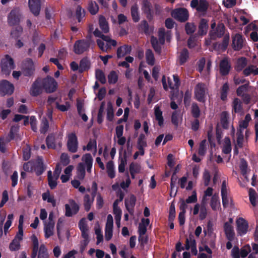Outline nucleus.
<instances>
[{
  "mask_svg": "<svg viewBox=\"0 0 258 258\" xmlns=\"http://www.w3.org/2000/svg\"><path fill=\"white\" fill-rule=\"evenodd\" d=\"M229 39H230V36L228 32L227 33H226L225 35L224 36L223 39L222 40V41L220 45V46L221 48L223 50H225L228 46L229 42Z\"/></svg>",
  "mask_w": 258,
  "mask_h": 258,
  "instance_id": "obj_55",
  "label": "nucleus"
},
{
  "mask_svg": "<svg viewBox=\"0 0 258 258\" xmlns=\"http://www.w3.org/2000/svg\"><path fill=\"white\" fill-rule=\"evenodd\" d=\"M96 43L99 48L103 52H107L108 50L111 49L112 46H116L117 45V42L114 39H111V41L106 42L105 45L104 42L101 39H97L96 40Z\"/></svg>",
  "mask_w": 258,
  "mask_h": 258,
  "instance_id": "obj_18",
  "label": "nucleus"
},
{
  "mask_svg": "<svg viewBox=\"0 0 258 258\" xmlns=\"http://www.w3.org/2000/svg\"><path fill=\"white\" fill-rule=\"evenodd\" d=\"M219 205H220L219 198L218 195L215 194L212 197L210 206L213 210H216Z\"/></svg>",
  "mask_w": 258,
  "mask_h": 258,
  "instance_id": "obj_50",
  "label": "nucleus"
},
{
  "mask_svg": "<svg viewBox=\"0 0 258 258\" xmlns=\"http://www.w3.org/2000/svg\"><path fill=\"white\" fill-rule=\"evenodd\" d=\"M20 241H21L14 238L10 244V249L11 251L18 250L20 248Z\"/></svg>",
  "mask_w": 258,
  "mask_h": 258,
  "instance_id": "obj_57",
  "label": "nucleus"
},
{
  "mask_svg": "<svg viewBox=\"0 0 258 258\" xmlns=\"http://www.w3.org/2000/svg\"><path fill=\"white\" fill-rule=\"evenodd\" d=\"M248 194L250 202L253 207H255L256 205L257 195L255 190L252 188L249 189Z\"/></svg>",
  "mask_w": 258,
  "mask_h": 258,
  "instance_id": "obj_45",
  "label": "nucleus"
},
{
  "mask_svg": "<svg viewBox=\"0 0 258 258\" xmlns=\"http://www.w3.org/2000/svg\"><path fill=\"white\" fill-rule=\"evenodd\" d=\"M21 69L22 75L25 77L33 76L35 71V67L33 60L30 58H26L23 60Z\"/></svg>",
  "mask_w": 258,
  "mask_h": 258,
  "instance_id": "obj_1",
  "label": "nucleus"
},
{
  "mask_svg": "<svg viewBox=\"0 0 258 258\" xmlns=\"http://www.w3.org/2000/svg\"><path fill=\"white\" fill-rule=\"evenodd\" d=\"M90 67V62L87 57H83L80 62L79 72L82 73L88 71Z\"/></svg>",
  "mask_w": 258,
  "mask_h": 258,
  "instance_id": "obj_29",
  "label": "nucleus"
},
{
  "mask_svg": "<svg viewBox=\"0 0 258 258\" xmlns=\"http://www.w3.org/2000/svg\"><path fill=\"white\" fill-rule=\"evenodd\" d=\"M151 43L155 51L158 54H160L161 53L162 48L157 38L152 36L151 38Z\"/></svg>",
  "mask_w": 258,
  "mask_h": 258,
  "instance_id": "obj_38",
  "label": "nucleus"
},
{
  "mask_svg": "<svg viewBox=\"0 0 258 258\" xmlns=\"http://www.w3.org/2000/svg\"><path fill=\"white\" fill-rule=\"evenodd\" d=\"M138 7L137 5H134L131 7V16L134 22L137 23L139 21L140 17L138 12Z\"/></svg>",
  "mask_w": 258,
  "mask_h": 258,
  "instance_id": "obj_43",
  "label": "nucleus"
},
{
  "mask_svg": "<svg viewBox=\"0 0 258 258\" xmlns=\"http://www.w3.org/2000/svg\"><path fill=\"white\" fill-rule=\"evenodd\" d=\"M69 204L65 205V215L69 217L77 214L80 209L79 205L76 203L75 200H70Z\"/></svg>",
  "mask_w": 258,
  "mask_h": 258,
  "instance_id": "obj_12",
  "label": "nucleus"
},
{
  "mask_svg": "<svg viewBox=\"0 0 258 258\" xmlns=\"http://www.w3.org/2000/svg\"><path fill=\"white\" fill-rule=\"evenodd\" d=\"M19 132V128L15 126H12L10 132L8 135L10 139L15 140L16 141H19L21 140L19 135L18 134Z\"/></svg>",
  "mask_w": 258,
  "mask_h": 258,
  "instance_id": "obj_33",
  "label": "nucleus"
},
{
  "mask_svg": "<svg viewBox=\"0 0 258 258\" xmlns=\"http://www.w3.org/2000/svg\"><path fill=\"white\" fill-rule=\"evenodd\" d=\"M38 249L37 258H48L47 249L44 244H41Z\"/></svg>",
  "mask_w": 258,
  "mask_h": 258,
  "instance_id": "obj_47",
  "label": "nucleus"
},
{
  "mask_svg": "<svg viewBox=\"0 0 258 258\" xmlns=\"http://www.w3.org/2000/svg\"><path fill=\"white\" fill-rule=\"evenodd\" d=\"M249 84V81H247V83L239 86L236 91L237 96L240 97L243 102L246 105L250 103L251 99V95L247 93Z\"/></svg>",
  "mask_w": 258,
  "mask_h": 258,
  "instance_id": "obj_6",
  "label": "nucleus"
},
{
  "mask_svg": "<svg viewBox=\"0 0 258 258\" xmlns=\"http://www.w3.org/2000/svg\"><path fill=\"white\" fill-rule=\"evenodd\" d=\"M190 6L196 10L201 16H205L209 7V2L207 0H192Z\"/></svg>",
  "mask_w": 258,
  "mask_h": 258,
  "instance_id": "obj_2",
  "label": "nucleus"
},
{
  "mask_svg": "<svg viewBox=\"0 0 258 258\" xmlns=\"http://www.w3.org/2000/svg\"><path fill=\"white\" fill-rule=\"evenodd\" d=\"M189 238L190 240L191 252L193 255H196L198 253V251L197 249L196 242L193 235L191 234H189Z\"/></svg>",
  "mask_w": 258,
  "mask_h": 258,
  "instance_id": "obj_58",
  "label": "nucleus"
},
{
  "mask_svg": "<svg viewBox=\"0 0 258 258\" xmlns=\"http://www.w3.org/2000/svg\"><path fill=\"white\" fill-rule=\"evenodd\" d=\"M82 160L85 162L86 166L93 164V159L90 153L85 154L82 158Z\"/></svg>",
  "mask_w": 258,
  "mask_h": 258,
  "instance_id": "obj_60",
  "label": "nucleus"
},
{
  "mask_svg": "<svg viewBox=\"0 0 258 258\" xmlns=\"http://www.w3.org/2000/svg\"><path fill=\"white\" fill-rule=\"evenodd\" d=\"M231 151V144L230 139L229 137H226L224 139L222 152L225 154L230 153Z\"/></svg>",
  "mask_w": 258,
  "mask_h": 258,
  "instance_id": "obj_44",
  "label": "nucleus"
},
{
  "mask_svg": "<svg viewBox=\"0 0 258 258\" xmlns=\"http://www.w3.org/2000/svg\"><path fill=\"white\" fill-rule=\"evenodd\" d=\"M206 85L204 83H198L194 89L195 98L199 102L205 103L208 92Z\"/></svg>",
  "mask_w": 258,
  "mask_h": 258,
  "instance_id": "obj_3",
  "label": "nucleus"
},
{
  "mask_svg": "<svg viewBox=\"0 0 258 258\" xmlns=\"http://www.w3.org/2000/svg\"><path fill=\"white\" fill-rule=\"evenodd\" d=\"M68 138L67 146L68 151L73 153L77 152L79 143L76 134L75 133L69 134L68 136Z\"/></svg>",
  "mask_w": 258,
  "mask_h": 258,
  "instance_id": "obj_10",
  "label": "nucleus"
},
{
  "mask_svg": "<svg viewBox=\"0 0 258 258\" xmlns=\"http://www.w3.org/2000/svg\"><path fill=\"white\" fill-rule=\"evenodd\" d=\"M49 128V122L46 118H43L42 120L40 132L41 134H45Z\"/></svg>",
  "mask_w": 258,
  "mask_h": 258,
  "instance_id": "obj_59",
  "label": "nucleus"
},
{
  "mask_svg": "<svg viewBox=\"0 0 258 258\" xmlns=\"http://www.w3.org/2000/svg\"><path fill=\"white\" fill-rule=\"evenodd\" d=\"M54 225L51 222H48L44 228L45 237L48 238L53 234V229Z\"/></svg>",
  "mask_w": 258,
  "mask_h": 258,
  "instance_id": "obj_37",
  "label": "nucleus"
},
{
  "mask_svg": "<svg viewBox=\"0 0 258 258\" xmlns=\"http://www.w3.org/2000/svg\"><path fill=\"white\" fill-rule=\"evenodd\" d=\"M99 10V7L95 2L91 1L88 5V11L91 14L95 15Z\"/></svg>",
  "mask_w": 258,
  "mask_h": 258,
  "instance_id": "obj_52",
  "label": "nucleus"
},
{
  "mask_svg": "<svg viewBox=\"0 0 258 258\" xmlns=\"http://www.w3.org/2000/svg\"><path fill=\"white\" fill-rule=\"evenodd\" d=\"M107 173L110 178H113L115 176L114 166L112 161H109L106 164Z\"/></svg>",
  "mask_w": 258,
  "mask_h": 258,
  "instance_id": "obj_40",
  "label": "nucleus"
},
{
  "mask_svg": "<svg viewBox=\"0 0 258 258\" xmlns=\"http://www.w3.org/2000/svg\"><path fill=\"white\" fill-rule=\"evenodd\" d=\"M196 30V26L194 23L187 22L185 25V31L187 35H191Z\"/></svg>",
  "mask_w": 258,
  "mask_h": 258,
  "instance_id": "obj_48",
  "label": "nucleus"
},
{
  "mask_svg": "<svg viewBox=\"0 0 258 258\" xmlns=\"http://www.w3.org/2000/svg\"><path fill=\"white\" fill-rule=\"evenodd\" d=\"M99 24L100 29L103 32L107 33L109 32V28L108 22H107L105 18L103 16H100L99 19Z\"/></svg>",
  "mask_w": 258,
  "mask_h": 258,
  "instance_id": "obj_36",
  "label": "nucleus"
},
{
  "mask_svg": "<svg viewBox=\"0 0 258 258\" xmlns=\"http://www.w3.org/2000/svg\"><path fill=\"white\" fill-rule=\"evenodd\" d=\"M90 44L89 40L83 39L77 40L74 44L73 51L76 54H82L89 50Z\"/></svg>",
  "mask_w": 258,
  "mask_h": 258,
  "instance_id": "obj_5",
  "label": "nucleus"
},
{
  "mask_svg": "<svg viewBox=\"0 0 258 258\" xmlns=\"http://www.w3.org/2000/svg\"><path fill=\"white\" fill-rule=\"evenodd\" d=\"M176 212L175 205L172 202L170 205L168 215V221H173L175 218Z\"/></svg>",
  "mask_w": 258,
  "mask_h": 258,
  "instance_id": "obj_56",
  "label": "nucleus"
},
{
  "mask_svg": "<svg viewBox=\"0 0 258 258\" xmlns=\"http://www.w3.org/2000/svg\"><path fill=\"white\" fill-rule=\"evenodd\" d=\"M108 83L110 84H115L118 80V75L115 71H112L108 75Z\"/></svg>",
  "mask_w": 258,
  "mask_h": 258,
  "instance_id": "obj_54",
  "label": "nucleus"
},
{
  "mask_svg": "<svg viewBox=\"0 0 258 258\" xmlns=\"http://www.w3.org/2000/svg\"><path fill=\"white\" fill-rule=\"evenodd\" d=\"M136 197L134 195H131L128 199H125L124 204L128 213L133 215L134 213V207L136 202Z\"/></svg>",
  "mask_w": 258,
  "mask_h": 258,
  "instance_id": "obj_21",
  "label": "nucleus"
},
{
  "mask_svg": "<svg viewBox=\"0 0 258 258\" xmlns=\"http://www.w3.org/2000/svg\"><path fill=\"white\" fill-rule=\"evenodd\" d=\"M31 157V148L29 146L23 148V158L24 161L28 160Z\"/></svg>",
  "mask_w": 258,
  "mask_h": 258,
  "instance_id": "obj_64",
  "label": "nucleus"
},
{
  "mask_svg": "<svg viewBox=\"0 0 258 258\" xmlns=\"http://www.w3.org/2000/svg\"><path fill=\"white\" fill-rule=\"evenodd\" d=\"M247 60L245 57L239 58L236 61L235 66V70L237 72L241 71L247 65Z\"/></svg>",
  "mask_w": 258,
  "mask_h": 258,
  "instance_id": "obj_31",
  "label": "nucleus"
},
{
  "mask_svg": "<svg viewBox=\"0 0 258 258\" xmlns=\"http://www.w3.org/2000/svg\"><path fill=\"white\" fill-rule=\"evenodd\" d=\"M237 232L242 236L245 234L247 231L248 224L247 222L243 218H239L236 220Z\"/></svg>",
  "mask_w": 258,
  "mask_h": 258,
  "instance_id": "obj_16",
  "label": "nucleus"
},
{
  "mask_svg": "<svg viewBox=\"0 0 258 258\" xmlns=\"http://www.w3.org/2000/svg\"><path fill=\"white\" fill-rule=\"evenodd\" d=\"M31 240L32 242V251L31 255V258H36L38 251L39 242L37 236L33 234L31 236Z\"/></svg>",
  "mask_w": 258,
  "mask_h": 258,
  "instance_id": "obj_26",
  "label": "nucleus"
},
{
  "mask_svg": "<svg viewBox=\"0 0 258 258\" xmlns=\"http://www.w3.org/2000/svg\"><path fill=\"white\" fill-rule=\"evenodd\" d=\"M191 113L193 117L198 118L201 115V110L196 102H193L191 107Z\"/></svg>",
  "mask_w": 258,
  "mask_h": 258,
  "instance_id": "obj_39",
  "label": "nucleus"
},
{
  "mask_svg": "<svg viewBox=\"0 0 258 258\" xmlns=\"http://www.w3.org/2000/svg\"><path fill=\"white\" fill-rule=\"evenodd\" d=\"M171 15L173 18L181 23L185 22L189 19L188 11L184 8L174 9L172 11Z\"/></svg>",
  "mask_w": 258,
  "mask_h": 258,
  "instance_id": "obj_7",
  "label": "nucleus"
},
{
  "mask_svg": "<svg viewBox=\"0 0 258 258\" xmlns=\"http://www.w3.org/2000/svg\"><path fill=\"white\" fill-rule=\"evenodd\" d=\"M21 18V14L18 9L12 10L8 17V22L10 26H15L19 24Z\"/></svg>",
  "mask_w": 258,
  "mask_h": 258,
  "instance_id": "obj_11",
  "label": "nucleus"
},
{
  "mask_svg": "<svg viewBox=\"0 0 258 258\" xmlns=\"http://www.w3.org/2000/svg\"><path fill=\"white\" fill-rule=\"evenodd\" d=\"M78 177L80 179H83L85 177L86 171L85 166L83 163H80L77 166Z\"/></svg>",
  "mask_w": 258,
  "mask_h": 258,
  "instance_id": "obj_46",
  "label": "nucleus"
},
{
  "mask_svg": "<svg viewBox=\"0 0 258 258\" xmlns=\"http://www.w3.org/2000/svg\"><path fill=\"white\" fill-rule=\"evenodd\" d=\"M243 38L242 35L239 33H236L232 37V48L235 51H239L243 47Z\"/></svg>",
  "mask_w": 258,
  "mask_h": 258,
  "instance_id": "obj_19",
  "label": "nucleus"
},
{
  "mask_svg": "<svg viewBox=\"0 0 258 258\" xmlns=\"http://www.w3.org/2000/svg\"><path fill=\"white\" fill-rule=\"evenodd\" d=\"M224 232L227 239L229 241H233L235 236V233L232 226L230 223L226 222L224 225Z\"/></svg>",
  "mask_w": 258,
  "mask_h": 258,
  "instance_id": "obj_22",
  "label": "nucleus"
},
{
  "mask_svg": "<svg viewBox=\"0 0 258 258\" xmlns=\"http://www.w3.org/2000/svg\"><path fill=\"white\" fill-rule=\"evenodd\" d=\"M132 51V46L127 44H124L119 47L116 51L117 57L118 58L122 57L125 55L130 54Z\"/></svg>",
  "mask_w": 258,
  "mask_h": 258,
  "instance_id": "obj_23",
  "label": "nucleus"
},
{
  "mask_svg": "<svg viewBox=\"0 0 258 258\" xmlns=\"http://www.w3.org/2000/svg\"><path fill=\"white\" fill-rule=\"evenodd\" d=\"M125 61L120 62L119 66L129 69L130 64L128 63H132L134 61V58L132 56H128L125 58Z\"/></svg>",
  "mask_w": 258,
  "mask_h": 258,
  "instance_id": "obj_62",
  "label": "nucleus"
},
{
  "mask_svg": "<svg viewBox=\"0 0 258 258\" xmlns=\"http://www.w3.org/2000/svg\"><path fill=\"white\" fill-rule=\"evenodd\" d=\"M154 109L155 119L158 121V125L162 127L164 124L163 112L161 110L160 106L158 105L155 106Z\"/></svg>",
  "mask_w": 258,
  "mask_h": 258,
  "instance_id": "obj_25",
  "label": "nucleus"
},
{
  "mask_svg": "<svg viewBox=\"0 0 258 258\" xmlns=\"http://www.w3.org/2000/svg\"><path fill=\"white\" fill-rule=\"evenodd\" d=\"M243 111L242 103L238 98L234 99L232 102V113H238Z\"/></svg>",
  "mask_w": 258,
  "mask_h": 258,
  "instance_id": "obj_28",
  "label": "nucleus"
},
{
  "mask_svg": "<svg viewBox=\"0 0 258 258\" xmlns=\"http://www.w3.org/2000/svg\"><path fill=\"white\" fill-rule=\"evenodd\" d=\"M85 12L80 6H78L76 9V15L79 22L81 21V19L85 16Z\"/></svg>",
  "mask_w": 258,
  "mask_h": 258,
  "instance_id": "obj_61",
  "label": "nucleus"
},
{
  "mask_svg": "<svg viewBox=\"0 0 258 258\" xmlns=\"http://www.w3.org/2000/svg\"><path fill=\"white\" fill-rule=\"evenodd\" d=\"M94 148L95 149V151L97 150V142L95 139L92 140L90 139L88 143L86 146H84L83 147V150L84 151H91L92 148Z\"/></svg>",
  "mask_w": 258,
  "mask_h": 258,
  "instance_id": "obj_53",
  "label": "nucleus"
},
{
  "mask_svg": "<svg viewBox=\"0 0 258 258\" xmlns=\"http://www.w3.org/2000/svg\"><path fill=\"white\" fill-rule=\"evenodd\" d=\"M226 28L223 23H218L214 32L210 31V35L212 39H215L217 38H221L225 35Z\"/></svg>",
  "mask_w": 258,
  "mask_h": 258,
  "instance_id": "obj_14",
  "label": "nucleus"
},
{
  "mask_svg": "<svg viewBox=\"0 0 258 258\" xmlns=\"http://www.w3.org/2000/svg\"><path fill=\"white\" fill-rule=\"evenodd\" d=\"M130 172L139 173L141 170V166L137 163L132 162L129 166Z\"/></svg>",
  "mask_w": 258,
  "mask_h": 258,
  "instance_id": "obj_63",
  "label": "nucleus"
},
{
  "mask_svg": "<svg viewBox=\"0 0 258 258\" xmlns=\"http://www.w3.org/2000/svg\"><path fill=\"white\" fill-rule=\"evenodd\" d=\"M94 201V199L91 198L89 194L85 195L83 198V205L86 211L88 212L90 211Z\"/></svg>",
  "mask_w": 258,
  "mask_h": 258,
  "instance_id": "obj_32",
  "label": "nucleus"
},
{
  "mask_svg": "<svg viewBox=\"0 0 258 258\" xmlns=\"http://www.w3.org/2000/svg\"><path fill=\"white\" fill-rule=\"evenodd\" d=\"M208 21L205 19H202L200 20L199 25V33L200 35H206L208 29Z\"/></svg>",
  "mask_w": 258,
  "mask_h": 258,
  "instance_id": "obj_30",
  "label": "nucleus"
},
{
  "mask_svg": "<svg viewBox=\"0 0 258 258\" xmlns=\"http://www.w3.org/2000/svg\"><path fill=\"white\" fill-rule=\"evenodd\" d=\"M34 170L37 176L41 175L45 171V167L44 165L42 157L38 156L37 157Z\"/></svg>",
  "mask_w": 258,
  "mask_h": 258,
  "instance_id": "obj_24",
  "label": "nucleus"
},
{
  "mask_svg": "<svg viewBox=\"0 0 258 258\" xmlns=\"http://www.w3.org/2000/svg\"><path fill=\"white\" fill-rule=\"evenodd\" d=\"M228 117L229 114L227 111H223L221 113V123L223 128L227 129L228 128Z\"/></svg>",
  "mask_w": 258,
  "mask_h": 258,
  "instance_id": "obj_42",
  "label": "nucleus"
},
{
  "mask_svg": "<svg viewBox=\"0 0 258 258\" xmlns=\"http://www.w3.org/2000/svg\"><path fill=\"white\" fill-rule=\"evenodd\" d=\"M14 85L7 80L0 81V96L11 95L14 91Z\"/></svg>",
  "mask_w": 258,
  "mask_h": 258,
  "instance_id": "obj_9",
  "label": "nucleus"
},
{
  "mask_svg": "<svg viewBox=\"0 0 258 258\" xmlns=\"http://www.w3.org/2000/svg\"><path fill=\"white\" fill-rule=\"evenodd\" d=\"M189 58V52L186 48H183L178 56L179 63L180 65H183Z\"/></svg>",
  "mask_w": 258,
  "mask_h": 258,
  "instance_id": "obj_34",
  "label": "nucleus"
},
{
  "mask_svg": "<svg viewBox=\"0 0 258 258\" xmlns=\"http://www.w3.org/2000/svg\"><path fill=\"white\" fill-rule=\"evenodd\" d=\"M230 90L229 85L228 82L223 84L220 89V99L223 101L227 100V96Z\"/></svg>",
  "mask_w": 258,
  "mask_h": 258,
  "instance_id": "obj_27",
  "label": "nucleus"
},
{
  "mask_svg": "<svg viewBox=\"0 0 258 258\" xmlns=\"http://www.w3.org/2000/svg\"><path fill=\"white\" fill-rule=\"evenodd\" d=\"M146 59L147 63L150 66H153L155 63V57L152 50L148 49L146 51Z\"/></svg>",
  "mask_w": 258,
  "mask_h": 258,
  "instance_id": "obj_41",
  "label": "nucleus"
},
{
  "mask_svg": "<svg viewBox=\"0 0 258 258\" xmlns=\"http://www.w3.org/2000/svg\"><path fill=\"white\" fill-rule=\"evenodd\" d=\"M46 144L48 148H55V138L53 135H48L46 139Z\"/></svg>",
  "mask_w": 258,
  "mask_h": 258,
  "instance_id": "obj_51",
  "label": "nucleus"
},
{
  "mask_svg": "<svg viewBox=\"0 0 258 258\" xmlns=\"http://www.w3.org/2000/svg\"><path fill=\"white\" fill-rule=\"evenodd\" d=\"M139 30L143 31L146 35H149L153 32V29L150 28L146 20L141 21L139 26Z\"/></svg>",
  "mask_w": 258,
  "mask_h": 258,
  "instance_id": "obj_35",
  "label": "nucleus"
},
{
  "mask_svg": "<svg viewBox=\"0 0 258 258\" xmlns=\"http://www.w3.org/2000/svg\"><path fill=\"white\" fill-rule=\"evenodd\" d=\"M1 67L2 73L6 76H9L12 70L15 68L13 59L8 54L6 55L5 58L2 59Z\"/></svg>",
  "mask_w": 258,
  "mask_h": 258,
  "instance_id": "obj_4",
  "label": "nucleus"
},
{
  "mask_svg": "<svg viewBox=\"0 0 258 258\" xmlns=\"http://www.w3.org/2000/svg\"><path fill=\"white\" fill-rule=\"evenodd\" d=\"M95 77L96 79L100 81L101 84H104L106 83V78L104 72L102 70L100 69L96 70L95 72Z\"/></svg>",
  "mask_w": 258,
  "mask_h": 258,
  "instance_id": "obj_49",
  "label": "nucleus"
},
{
  "mask_svg": "<svg viewBox=\"0 0 258 258\" xmlns=\"http://www.w3.org/2000/svg\"><path fill=\"white\" fill-rule=\"evenodd\" d=\"M231 65L227 58H224L219 63V72L222 76H226L229 74Z\"/></svg>",
  "mask_w": 258,
  "mask_h": 258,
  "instance_id": "obj_15",
  "label": "nucleus"
},
{
  "mask_svg": "<svg viewBox=\"0 0 258 258\" xmlns=\"http://www.w3.org/2000/svg\"><path fill=\"white\" fill-rule=\"evenodd\" d=\"M42 84L40 79H36L30 88V94L32 96L36 97L39 95L42 91Z\"/></svg>",
  "mask_w": 258,
  "mask_h": 258,
  "instance_id": "obj_17",
  "label": "nucleus"
},
{
  "mask_svg": "<svg viewBox=\"0 0 258 258\" xmlns=\"http://www.w3.org/2000/svg\"><path fill=\"white\" fill-rule=\"evenodd\" d=\"M28 5L32 13L35 16H38L41 9L40 0H29Z\"/></svg>",
  "mask_w": 258,
  "mask_h": 258,
  "instance_id": "obj_20",
  "label": "nucleus"
},
{
  "mask_svg": "<svg viewBox=\"0 0 258 258\" xmlns=\"http://www.w3.org/2000/svg\"><path fill=\"white\" fill-rule=\"evenodd\" d=\"M42 87L47 93L54 92L57 89V83L54 79L50 76H47L41 81Z\"/></svg>",
  "mask_w": 258,
  "mask_h": 258,
  "instance_id": "obj_8",
  "label": "nucleus"
},
{
  "mask_svg": "<svg viewBox=\"0 0 258 258\" xmlns=\"http://www.w3.org/2000/svg\"><path fill=\"white\" fill-rule=\"evenodd\" d=\"M142 11L146 15L149 20L153 18L154 11L152 9V5L148 0H143L142 4Z\"/></svg>",
  "mask_w": 258,
  "mask_h": 258,
  "instance_id": "obj_13",
  "label": "nucleus"
}]
</instances>
